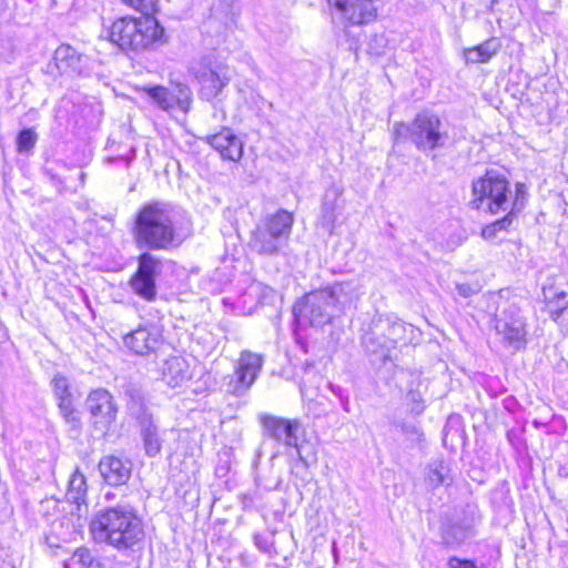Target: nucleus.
<instances>
[{"mask_svg": "<svg viewBox=\"0 0 568 568\" xmlns=\"http://www.w3.org/2000/svg\"><path fill=\"white\" fill-rule=\"evenodd\" d=\"M133 233L140 248L169 250L182 241L181 214L168 203H146L136 215Z\"/></svg>", "mask_w": 568, "mask_h": 568, "instance_id": "obj_1", "label": "nucleus"}, {"mask_svg": "<svg viewBox=\"0 0 568 568\" xmlns=\"http://www.w3.org/2000/svg\"><path fill=\"white\" fill-rule=\"evenodd\" d=\"M90 532L97 542L116 549L132 548L144 537L142 520L129 504L99 510L90 523Z\"/></svg>", "mask_w": 568, "mask_h": 568, "instance_id": "obj_2", "label": "nucleus"}, {"mask_svg": "<svg viewBox=\"0 0 568 568\" xmlns=\"http://www.w3.org/2000/svg\"><path fill=\"white\" fill-rule=\"evenodd\" d=\"M358 293L352 282L335 283L332 286L306 294L293 308L301 324L323 326L353 304Z\"/></svg>", "mask_w": 568, "mask_h": 568, "instance_id": "obj_3", "label": "nucleus"}, {"mask_svg": "<svg viewBox=\"0 0 568 568\" xmlns=\"http://www.w3.org/2000/svg\"><path fill=\"white\" fill-rule=\"evenodd\" d=\"M293 223V214L285 210L265 217L252 231L251 250L266 257L280 255L288 245Z\"/></svg>", "mask_w": 568, "mask_h": 568, "instance_id": "obj_4", "label": "nucleus"}, {"mask_svg": "<svg viewBox=\"0 0 568 568\" xmlns=\"http://www.w3.org/2000/svg\"><path fill=\"white\" fill-rule=\"evenodd\" d=\"M394 134L396 139L409 140L422 152L444 148L449 140L445 124L430 111L419 112L408 124L396 123Z\"/></svg>", "mask_w": 568, "mask_h": 568, "instance_id": "obj_5", "label": "nucleus"}, {"mask_svg": "<svg viewBox=\"0 0 568 568\" xmlns=\"http://www.w3.org/2000/svg\"><path fill=\"white\" fill-rule=\"evenodd\" d=\"M110 40L123 50H143L164 34V29L151 16L121 18L110 29Z\"/></svg>", "mask_w": 568, "mask_h": 568, "instance_id": "obj_6", "label": "nucleus"}, {"mask_svg": "<svg viewBox=\"0 0 568 568\" xmlns=\"http://www.w3.org/2000/svg\"><path fill=\"white\" fill-rule=\"evenodd\" d=\"M471 205L491 214L510 211L515 193L510 190L509 181L500 173L489 170L471 184Z\"/></svg>", "mask_w": 568, "mask_h": 568, "instance_id": "obj_7", "label": "nucleus"}, {"mask_svg": "<svg viewBox=\"0 0 568 568\" xmlns=\"http://www.w3.org/2000/svg\"><path fill=\"white\" fill-rule=\"evenodd\" d=\"M263 363L262 355L250 351L241 352L235 371L223 379L225 392L234 396L245 395L256 381Z\"/></svg>", "mask_w": 568, "mask_h": 568, "instance_id": "obj_8", "label": "nucleus"}, {"mask_svg": "<svg viewBox=\"0 0 568 568\" xmlns=\"http://www.w3.org/2000/svg\"><path fill=\"white\" fill-rule=\"evenodd\" d=\"M142 91L153 104L169 113L180 111L186 114L193 101L191 89L182 83L175 84L172 89L162 85L144 87Z\"/></svg>", "mask_w": 568, "mask_h": 568, "instance_id": "obj_9", "label": "nucleus"}, {"mask_svg": "<svg viewBox=\"0 0 568 568\" xmlns=\"http://www.w3.org/2000/svg\"><path fill=\"white\" fill-rule=\"evenodd\" d=\"M192 72L200 84V95L204 100L216 98L230 83L231 74L226 65L202 60L192 67Z\"/></svg>", "mask_w": 568, "mask_h": 568, "instance_id": "obj_10", "label": "nucleus"}, {"mask_svg": "<svg viewBox=\"0 0 568 568\" xmlns=\"http://www.w3.org/2000/svg\"><path fill=\"white\" fill-rule=\"evenodd\" d=\"M376 0H328L334 21L343 26H359L368 23L376 17Z\"/></svg>", "mask_w": 568, "mask_h": 568, "instance_id": "obj_11", "label": "nucleus"}, {"mask_svg": "<svg viewBox=\"0 0 568 568\" xmlns=\"http://www.w3.org/2000/svg\"><path fill=\"white\" fill-rule=\"evenodd\" d=\"M495 329L515 349H520L526 343V324L516 305H509L496 315Z\"/></svg>", "mask_w": 568, "mask_h": 568, "instance_id": "obj_12", "label": "nucleus"}, {"mask_svg": "<svg viewBox=\"0 0 568 568\" xmlns=\"http://www.w3.org/2000/svg\"><path fill=\"white\" fill-rule=\"evenodd\" d=\"M123 346L132 354L146 356L155 353L163 342L162 329L153 323L140 324L122 336Z\"/></svg>", "mask_w": 568, "mask_h": 568, "instance_id": "obj_13", "label": "nucleus"}, {"mask_svg": "<svg viewBox=\"0 0 568 568\" xmlns=\"http://www.w3.org/2000/svg\"><path fill=\"white\" fill-rule=\"evenodd\" d=\"M260 420L263 426L264 436L296 448L300 460L307 465V458L302 454L297 444L296 433L302 426L300 420L285 419L270 415L261 416Z\"/></svg>", "mask_w": 568, "mask_h": 568, "instance_id": "obj_14", "label": "nucleus"}, {"mask_svg": "<svg viewBox=\"0 0 568 568\" xmlns=\"http://www.w3.org/2000/svg\"><path fill=\"white\" fill-rule=\"evenodd\" d=\"M85 406L97 427L106 430L115 422L118 407L106 389L92 390L87 397Z\"/></svg>", "mask_w": 568, "mask_h": 568, "instance_id": "obj_15", "label": "nucleus"}, {"mask_svg": "<svg viewBox=\"0 0 568 568\" xmlns=\"http://www.w3.org/2000/svg\"><path fill=\"white\" fill-rule=\"evenodd\" d=\"M53 393L59 402V409L65 419L73 428L80 427V418L78 412L73 407V396L71 393V385L68 378L63 375H55L52 378Z\"/></svg>", "mask_w": 568, "mask_h": 568, "instance_id": "obj_16", "label": "nucleus"}, {"mask_svg": "<svg viewBox=\"0 0 568 568\" xmlns=\"http://www.w3.org/2000/svg\"><path fill=\"white\" fill-rule=\"evenodd\" d=\"M99 470L106 484L121 486L130 479L132 467L128 459L108 455L100 460Z\"/></svg>", "mask_w": 568, "mask_h": 568, "instance_id": "obj_17", "label": "nucleus"}, {"mask_svg": "<svg viewBox=\"0 0 568 568\" xmlns=\"http://www.w3.org/2000/svg\"><path fill=\"white\" fill-rule=\"evenodd\" d=\"M526 199H527L526 186L521 183L516 184L515 197H514V203H513L511 210L508 211V214L506 216H504L503 219L497 220V221L486 225L481 230V236L485 240H494L495 237H497L499 232L507 231L508 227L511 225L513 216H515L517 213H519L524 209Z\"/></svg>", "mask_w": 568, "mask_h": 568, "instance_id": "obj_18", "label": "nucleus"}, {"mask_svg": "<svg viewBox=\"0 0 568 568\" xmlns=\"http://www.w3.org/2000/svg\"><path fill=\"white\" fill-rule=\"evenodd\" d=\"M206 141L223 159L239 161L243 155V143L230 129L209 135Z\"/></svg>", "mask_w": 568, "mask_h": 568, "instance_id": "obj_19", "label": "nucleus"}, {"mask_svg": "<svg viewBox=\"0 0 568 568\" xmlns=\"http://www.w3.org/2000/svg\"><path fill=\"white\" fill-rule=\"evenodd\" d=\"M85 60L87 58L69 44L60 45L53 55V64L61 74H81L85 67Z\"/></svg>", "mask_w": 568, "mask_h": 568, "instance_id": "obj_20", "label": "nucleus"}, {"mask_svg": "<svg viewBox=\"0 0 568 568\" xmlns=\"http://www.w3.org/2000/svg\"><path fill=\"white\" fill-rule=\"evenodd\" d=\"M192 373L187 361L181 356L168 358L162 366V379L171 387H178L190 381Z\"/></svg>", "mask_w": 568, "mask_h": 568, "instance_id": "obj_21", "label": "nucleus"}, {"mask_svg": "<svg viewBox=\"0 0 568 568\" xmlns=\"http://www.w3.org/2000/svg\"><path fill=\"white\" fill-rule=\"evenodd\" d=\"M140 435L145 454L150 457L159 455L162 448V438L158 426L150 416H142L140 418Z\"/></svg>", "mask_w": 568, "mask_h": 568, "instance_id": "obj_22", "label": "nucleus"}, {"mask_svg": "<svg viewBox=\"0 0 568 568\" xmlns=\"http://www.w3.org/2000/svg\"><path fill=\"white\" fill-rule=\"evenodd\" d=\"M499 48L500 43L497 39H489L479 45L466 49L464 58L469 63H486L498 52Z\"/></svg>", "mask_w": 568, "mask_h": 568, "instance_id": "obj_23", "label": "nucleus"}, {"mask_svg": "<svg viewBox=\"0 0 568 568\" xmlns=\"http://www.w3.org/2000/svg\"><path fill=\"white\" fill-rule=\"evenodd\" d=\"M427 485L432 488L442 485H449L453 481L449 467L442 460H434L428 464L425 478Z\"/></svg>", "mask_w": 568, "mask_h": 568, "instance_id": "obj_24", "label": "nucleus"}, {"mask_svg": "<svg viewBox=\"0 0 568 568\" xmlns=\"http://www.w3.org/2000/svg\"><path fill=\"white\" fill-rule=\"evenodd\" d=\"M87 490H88L87 479H85L84 475L77 469L69 480L67 498L71 503L77 504L79 510H80L81 505L85 504Z\"/></svg>", "mask_w": 568, "mask_h": 568, "instance_id": "obj_25", "label": "nucleus"}, {"mask_svg": "<svg viewBox=\"0 0 568 568\" xmlns=\"http://www.w3.org/2000/svg\"><path fill=\"white\" fill-rule=\"evenodd\" d=\"M64 568H103V565L88 548L80 547L64 561Z\"/></svg>", "mask_w": 568, "mask_h": 568, "instance_id": "obj_26", "label": "nucleus"}, {"mask_svg": "<svg viewBox=\"0 0 568 568\" xmlns=\"http://www.w3.org/2000/svg\"><path fill=\"white\" fill-rule=\"evenodd\" d=\"M161 266L160 258L149 252H144L139 257V266L135 274L155 280L161 272Z\"/></svg>", "mask_w": 568, "mask_h": 568, "instance_id": "obj_27", "label": "nucleus"}, {"mask_svg": "<svg viewBox=\"0 0 568 568\" xmlns=\"http://www.w3.org/2000/svg\"><path fill=\"white\" fill-rule=\"evenodd\" d=\"M133 292L140 297L152 301L156 295L155 280L134 274L130 281Z\"/></svg>", "mask_w": 568, "mask_h": 568, "instance_id": "obj_28", "label": "nucleus"}, {"mask_svg": "<svg viewBox=\"0 0 568 568\" xmlns=\"http://www.w3.org/2000/svg\"><path fill=\"white\" fill-rule=\"evenodd\" d=\"M414 328L412 325H407L404 322L397 321L389 325L387 329V338L393 343H407L410 341L407 337V333H413Z\"/></svg>", "mask_w": 568, "mask_h": 568, "instance_id": "obj_29", "label": "nucleus"}, {"mask_svg": "<svg viewBox=\"0 0 568 568\" xmlns=\"http://www.w3.org/2000/svg\"><path fill=\"white\" fill-rule=\"evenodd\" d=\"M547 306L552 320H557L568 307V295L566 292L555 293L552 297L546 295Z\"/></svg>", "mask_w": 568, "mask_h": 568, "instance_id": "obj_30", "label": "nucleus"}, {"mask_svg": "<svg viewBox=\"0 0 568 568\" xmlns=\"http://www.w3.org/2000/svg\"><path fill=\"white\" fill-rule=\"evenodd\" d=\"M38 140L37 133L32 129L22 130L17 139V150L19 153L30 152Z\"/></svg>", "mask_w": 568, "mask_h": 568, "instance_id": "obj_31", "label": "nucleus"}, {"mask_svg": "<svg viewBox=\"0 0 568 568\" xmlns=\"http://www.w3.org/2000/svg\"><path fill=\"white\" fill-rule=\"evenodd\" d=\"M251 290L258 296L261 303H270L276 295V292L272 287L262 283L253 284Z\"/></svg>", "mask_w": 568, "mask_h": 568, "instance_id": "obj_32", "label": "nucleus"}, {"mask_svg": "<svg viewBox=\"0 0 568 568\" xmlns=\"http://www.w3.org/2000/svg\"><path fill=\"white\" fill-rule=\"evenodd\" d=\"M468 536V532L463 529H458V537L457 538H450V532L447 531L444 535V540L447 545H454L462 542L466 537Z\"/></svg>", "mask_w": 568, "mask_h": 568, "instance_id": "obj_33", "label": "nucleus"}, {"mask_svg": "<svg viewBox=\"0 0 568 568\" xmlns=\"http://www.w3.org/2000/svg\"><path fill=\"white\" fill-rule=\"evenodd\" d=\"M449 568H476L469 560H460L458 558H450L448 561Z\"/></svg>", "mask_w": 568, "mask_h": 568, "instance_id": "obj_34", "label": "nucleus"}, {"mask_svg": "<svg viewBox=\"0 0 568 568\" xmlns=\"http://www.w3.org/2000/svg\"><path fill=\"white\" fill-rule=\"evenodd\" d=\"M456 290L458 294L463 297H469L477 292V290L469 284H457Z\"/></svg>", "mask_w": 568, "mask_h": 568, "instance_id": "obj_35", "label": "nucleus"}, {"mask_svg": "<svg viewBox=\"0 0 568 568\" xmlns=\"http://www.w3.org/2000/svg\"><path fill=\"white\" fill-rule=\"evenodd\" d=\"M126 4L135 9L148 8L153 4L154 0H123Z\"/></svg>", "mask_w": 568, "mask_h": 568, "instance_id": "obj_36", "label": "nucleus"}, {"mask_svg": "<svg viewBox=\"0 0 568 568\" xmlns=\"http://www.w3.org/2000/svg\"><path fill=\"white\" fill-rule=\"evenodd\" d=\"M324 211H325V214L328 216L329 222H333V220H334L333 207H328L326 204H324Z\"/></svg>", "mask_w": 568, "mask_h": 568, "instance_id": "obj_37", "label": "nucleus"}, {"mask_svg": "<svg viewBox=\"0 0 568 568\" xmlns=\"http://www.w3.org/2000/svg\"><path fill=\"white\" fill-rule=\"evenodd\" d=\"M114 497V495L111 491L105 493L104 498L106 500H111Z\"/></svg>", "mask_w": 568, "mask_h": 568, "instance_id": "obj_38", "label": "nucleus"}, {"mask_svg": "<svg viewBox=\"0 0 568 568\" xmlns=\"http://www.w3.org/2000/svg\"><path fill=\"white\" fill-rule=\"evenodd\" d=\"M301 393L304 397L308 396V392L304 386H301Z\"/></svg>", "mask_w": 568, "mask_h": 568, "instance_id": "obj_39", "label": "nucleus"}, {"mask_svg": "<svg viewBox=\"0 0 568 568\" xmlns=\"http://www.w3.org/2000/svg\"><path fill=\"white\" fill-rule=\"evenodd\" d=\"M498 0H491V7H494L495 4H497Z\"/></svg>", "mask_w": 568, "mask_h": 568, "instance_id": "obj_40", "label": "nucleus"}, {"mask_svg": "<svg viewBox=\"0 0 568 568\" xmlns=\"http://www.w3.org/2000/svg\"><path fill=\"white\" fill-rule=\"evenodd\" d=\"M224 2H229L230 0H223Z\"/></svg>", "mask_w": 568, "mask_h": 568, "instance_id": "obj_41", "label": "nucleus"}]
</instances>
